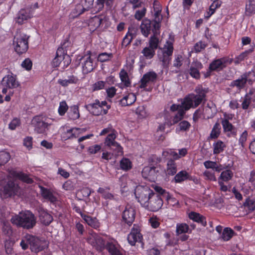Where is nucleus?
I'll use <instances>...</instances> for the list:
<instances>
[{
    "mask_svg": "<svg viewBox=\"0 0 255 255\" xmlns=\"http://www.w3.org/2000/svg\"><path fill=\"white\" fill-rule=\"evenodd\" d=\"M10 221L12 224L17 227L31 229L35 226L36 218L31 211L26 210L20 212L18 215L13 216Z\"/></svg>",
    "mask_w": 255,
    "mask_h": 255,
    "instance_id": "obj_1",
    "label": "nucleus"
},
{
    "mask_svg": "<svg viewBox=\"0 0 255 255\" xmlns=\"http://www.w3.org/2000/svg\"><path fill=\"white\" fill-rule=\"evenodd\" d=\"M30 36L18 30L13 38V45L15 51L19 55L26 52L28 49Z\"/></svg>",
    "mask_w": 255,
    "mask_h": 255,
    "instance_id": "obj_2",
    "label": "nucleus"
},
{
    "mask_svg": "<svg viewBox=\"0 0 255 255\" xmlns=\"http://www.w3.org/2000/svg\"><path fill=\"white\" fill-rule=\"evenodd\" d=\"M155 23L150 19L145 18H144L140 25V30L142 35L145 37H148L150 34L151 33L152 35L151 36H154L157 37V36L160 34V27L155 28L154 27Z\"/></svg>",
    "mask_w": 255,
    "mask_h": 255,
    "instance_id": "obj_3",
    "label": "nucleus"
},
{
    "mask_svg": "<svg viewBox=\"0 0 255 255\" xmlns=\"http://www.w3.org/2000/svg\"><path fill=\"white\" fill-rule=\"evenodd\" d=\"M153 193V191L147 186H137L134 190L136 199L144 207Z\"/></svg>",
    "mask_w": 255,
    "mask_h": 255,
    "instance_id": "obj_4",
    "label": "nucleus"
},
{
    "mask_svg": "<svg viewBox=\"0 0 255 255\" xmlns=\"http://www.w3.org/2000/svg\"><path fill=\"white\" fill-rule=\"evenodd\" d=\"M252 71H248L244 73L240 77L235 80L232 81L229 86L231 88H236L239 91H241L246 87L247 84L252 85L254 80L250 78Z\"/></svg>",
    "mask_w": 255,
    "mask_h": 255,
    "instance_id": "obj_5",
    "label": "nucleus"
},
{
    "mask_svg": "<svg viewBox=\"0 0 255 255\" xmlns=\"http://www.w3.org/2000/svg\"><path fill=\"white\" fill-rule=\"evenodd\" d=\"M159 44V39L158 37L150 36L148 40V46L143 48L141 52L145 59L150 60L154 57Z\"/></svg>",
    "mask_w": 255,
    "mask_h": 255,
    "instance_id": "obj_6",
    "label": "nucleus"
},
{
    "mask_svg": "<svg viewBox=\"0 0 255 255\" xmlns=\"http://www.w3.org/2000/svg\"><path fill=\"white\" fill-rule=\"evenodd\" d=\"M31 124L34 128V131L37 133H44L48 129L50 124L45 121V119L41 116H36L31 120Z\"/></svg>",
    "mask_w": 255,
    "mask_h": 255,
    "instance_id": "obj_7",
    "label": "nucleus"
},
{
    "mask_svg": "<svg viewBox=\"0 0 255 255\" xmlns=\"http://www.w3.org/2000/svg\"><path fill=\"white\" fill-rule=\"evenodd\" d=\"M233 59L228 57L214 59L209 64L210 71L219 72L226 68L228 64H231Z\"/></svg>",
    "mask_w": 255,
    "mask_h": 255,
    "instance_id": "obj_8",
    "label": "nucleus"
},
{
    "mask_svg": "<svg viewBox=\"0 0 255 255\" xmlns=\"http://www.w3.org/2000/svg\"><path fill=\"white\" fill-rule=\"evenodd\" d=\"M200 98L195 94L191 93L186 95L182 101V105L186 110H189L191 108H196L198 107L202 102Z\"/></svg>",
    "mask_w": 255,
    "mask_h": 255,
    "instance_id": "obj_9",
    "label": "nucleus"
},
{
    "mask_svg": "<svg viewBox=\"0 0 255 255\" xmlns=\"http://www.w3.org/2000/svg\"><path fill=\"white\" fill-rule=\"evenodd\" d=\"M116 137L117 134L114 132L109 134L105 138L104 144L110 149L115 151L116 154L119 155L123 153V149L120 143L115 141Z\"/></svg>",
    "mask_w": 255,
    "mask_h": 255,
    "instance_id": "obj_10",
    "label": "nucleus"
},
{
    "mask_svg": "<svg viewBox=\"0 0 255 255\" xmlns=\"http://www.w3.org/2000/svg\"><path fill=\"white\" fill-rule=\"evenodd\" d=\"M147 203L145 208L151 212H156L162 207L163 203V199L153 192Z\"/></svg>",
    "mask_w": 255,
    "mask_h": 255,
    "instance_id": "obj_11",
    "label": "nucleus"
},
{
    "mask_svg": "<svg viewBox=\"0 0 255 255\" xmlns=\"http://www.w3.org/2000/svg\"><path fill=\"white\" fill-rule=\"evenodd\" d=\"M157 74L153 71L146 72L142 76L140 80L139 87L144 89L147 91H150L151 88L146 89L149 84L154 83L157 79Z\"/></svg>",
    "mask_w": 255,
    "mask_h": 255,
    "instance_id": "obj_12",
    "label": "nucleus"
},
{
    "mask_svg": "<svg viewBox=\"0 0 255 255\" xmlns=\"http://www.w3.org/2000/svg\"><path fill=\"white\" fill-rule=\"evenodd\" d=\"M135 213L134 207L127 204L122 214V221L128 226H130L134 221Z\"/></svg>",
    "mask_w": 255,
    "mask_h": 255,
    "instance_id": "obj_13",
    "label": "nucleus"
},
{
    "mask_svg": "<svg viewBox=\"0 0 255 255\" xmlns=\"http://www.w3.org/2000/svg\"><path fill=\"white\" fill-rule=\"evenodd\" d=\"M127 239L128 243L132 246H134L136 243H141L143 237L140 233L139 227L134 224L130 233L128 235Z\"/></svg>",
    "mask_w": 255,
    "mask_h": 255,
    "instance_id": "obj_14",
    "label": "nucleus"
},
{
    "mask_svg": "<svg viewBox=\"0 0 255 255\" xmlns=\"http://www.w3.org/2000/svg\"><path fill=\"white\" fill-rule=\"evenodd\" d=\"M87 110L93 115L100 116L106 115L108 113L109 108H105L100 106V102L96 99L94 103H90L85 106Z\"/></svg>",
    "mask_w": 255,
    "mask_h": 255,
    "instance_id": "obj_15",
    "label": "nucleus"
},
{
    "mask_svg": "<svg viewBox=\"0 0 255 255\" xmlns=\"http://www.w3.org/2000/svg\"><path fill=\"white\" fill-rule=\"evenodd\" d=\"M82 65V71L84 74H88L94 69L93 59L91 58V52L87 51L86 53L80 59Z\"/></svg>",
    "mask_w": 255,
    "mask_h": 255,
    "instance_id": "obj_16",
    "label": "nucleus"
},
{
    "mask_svg": "<svg viewBox=\"0 0 255 255\" xmlns=\"http://www.w3.org/2000/svg\"><path fill=\"white\" fill-rule=\"evenodd\" d=\"M105 249L108 252L110 255H124V250L118 242L114 239L107 241Z\"/></svg>",
    "mask_w": 255,
    "mask_h": 255,
    "instance_id": "obj_17",
    "label": "nucleus"
},
{
    "mask_svg": "<svg viewBox=\"0 0 255 255\" xmlns=\"http://www.w3.org/2000/svg\"><path fill=\"white\" fill-rule=\"evenodd\" d=\"M20 190V187L15 184L13 181H9L4 187L3 193L6 197H10L17 195Z\"/></svg>",
    "mask_w": 255,
    "mask_h": 255,
    "instance_id": "obj_18",
    "label": "nucleus"
},
{
    "mask_svg": "<svg viewBox=\"0 0 255 255\" xmlns=\"http://www.w3.org/2000/svg\"><path fill=\"white\" fill-rule=\"evenodd\" d=\"M28 239L30 241V249L32 252L37 253L45 249L44 243L37 237L30 235Z\"/></svg>",
    "mask_w": 255,
    "mask_h": 255,
    "instance_id": "obj_19",
    "label": "nucleus"
},
{
    "mask_svg": "<svg viewBox=\"0 0 255 255\" xmlns=\"http://www.w3.org/2000/svg\"><path fill=\"white\" fill-rule=\"evenodd\" d=\"M32 16L30 10L27 9H20L16 15L15 21L19 24H22L27 21Z\"/></svg>",
    "mask_w": 255,
    "mask_h": 255,
    "instance_id": "obj_20",
    "label": "nucleus"
},
{
    "mask_svg": "<svg viewBox=\"0 0 255 255\" xmlns=\"http://www.w3.org/2000/svg\"><path fill=\"white\" fill-rule=\"evenodd\" d=\"M39 220L41 224L48 226L53 221V217L47 210L40 208L38 210Z\"/></svg>",
    "mask_w": 255,
    "mask_h": 255,
    "instance_id": "obj_21",
    "label": "nucleus"
},
{
    "mask_svg": "<svg viewBox=\"0 0 255 255\" xmlns=\"http://www.w3.org/2000/svg\"><path fill=\"white\" fill-rule=\"evenodd\" d=\"M9 174L13 178H17L22 182L27 184H31L33 180L29 176L21 171L17 172L14 169H11L9 171Z\"/></svg>",
    "mask_w": 255,
    "mask_h": 255,
    "instance_id": "obj_22",
    "label": "nucleus"
},
{
    "mask_svg": "<svg viewBox=\"0 0 255 255\" xmlns=\"http://www.w3.org/2000/svg\"><path fill=\"white\" fill-rule=\"evenodd\" d=\"M188 218L202 226H207L206 218L198 213L191 211L188 214Z\"/></svg>",
    "mask_w": 255,
    "mask_h": 255,
    "instance_id": "obj_23",
    "label": "nucleus"
},
{
    "mask_svg": "<svg viewBox=\"0 0 255 255\" xmlns=\"http://www.w3.org/2000/svg\"><path fill=\"white\" fill-rule=\"evenodd\" d=\"M157 171L155 166L149 165L145 166L143 168L141 174L144 178L150 180L151 179H154Z\"/></svg>",
    "mask_w": 255,
    "mask_h": 255,
    "instance_id": "obj_24",
    "label": "nucleus"
},
{
    "mask_svg": "<svg viewBox=\"0 0 255 255\" xmlns=\"http://www.w3.org/2000/svg\"><path fill=\"white\" fill-rule=\"evenodd\" d=\"M40 194L42 197L45 200L51 203H55L57 201V198L55 196L51 190L42 186H39Z\"/></svg>",
    "mask_w": 255,
    "mask_h": 255,
    "instance_id": "obj_25",
    "label": "nucleus"
},
{
    "mask_svg": "<svg viewBox=\"0 0 255 255\" xmlns=\"http://www.w3.org/2000/svg\"><path fill=\"white\" fill-rule=\"evenodd\" d=\"M192 65L189 69V74L192 77L196 79H199L200 73L199 70L203 68V64L200 62H196Z\"/></svg>",
    "mask_w": 255,
    "mask_h": 255,
    "instance_id": "obj_26",
    "label": "nucleus"
},
{
    "mask_svg": "<svg viewBox=\"0 0 255 255\" xmlns=\"http://www.w3.org/2000/svg\"><path fill=\"white\" fill-rule=\"evenodd\" d=\"M1 84L10 89L16 88L18 86L15 78L12 75H7L4 77L1 81Z\"/></svg>",
    "mask_w": 255,
    "mask_h": 255,
    "instance_id": "obj_27",
    "label": "nucleus"
},
{
    "mask_svg": "<svg viewBox=\"0 0 255 255\" xmlns=\"http://www.w3.org/2000/svg\"><path fill=\"white\" fill-rule=\"evenodd\" d=\"M105 17L102 15H96L89 20V26L94 30L102 24Z\"/></svg>",
    "mask_w": 255,
    "mask_h": 255,
    "instance_id": "obj_28",
    "label": "nucleus"
},
{
    "mask_svg": "<svg viewBox=\"0 0 255 255\" xmlns=\"http://www.w3.org/2000/svg\"><path fill=\"white\" fill-rule=\"evenodd\" d=\"M82 129L80 128H74L67 129L64 133L63 137L67 139H71L77 137L81 133Z\"/></svg>",
    "mask_w": 255,
    "mask_h": 255,
    "instance_id": "obj_29",
    "label": "nucleus"
},
{
    "mask_svg": "<svg viewBox=\"0 0 255 255\" xmlns=\"http://www.w3.org/2000/svg\"><path fill=\"white\" fill-rule=\"evenodd\" d=\"M187 180H191V177L186 170H181L177 173L174 177L173 181L176 183H181Z\"/></svg>",
    "mask_w": 255,
    "mask_h": 255,
    "instance_id": "obj_30",
    "label": "nucleus"
},
{
    "mask_svg": "<svg viewBox=\"0 0 255 255\" xmlns=\"http://www.w3.org/2000/svg\"><path fill=\"white\" fill-rule=\"evenodd\" d=\"M79 81L77 77L74 75H71L68 77L67 79H59L58 83L62 87H67L71 84H76Z\"/></svg>",
    "mask_w": 255,
    "mask_h": 255,
    "instance_id": "obj_31",
    "label": "nucleus"
},
{
    "mask_svg": "<svg viewBox=\"0 0 255 255\" xmlns=\"http://www.w3.org/2000/svg\"><path fill=\"white\" fill-rule=\"evenodd\" d=\"M136 101V96L133 93H128L121 100L120 104L122 106H129L133 104Z\"/></svg>",
    "mask_w": 255,
    "mask_h": 255,
    "instance_id": "obj_32",
    "label": "nucleus"
},
{
    "mask_svg": "<svg viewBox=\"0 0 255 255\" xmlns=\"http://www.w3.org/2000/svg\"><path fill=\"white\" fill-rule=\"evenodd\" d=\"M177 171V164L175 161L172 159H168L166 164V173L168 175L172 176L176 173Z\"/></svg>",
    "mask_w": 255,
    "mask_h": 255,
    "instance_id": "obj_33",
    "label": "nucleus"
},
{
    "mask_svg": "<svg viewBox=\"0 0 255 255\" xmlns=\"http://www.w3.org/2000/svg\"><path fill=\"white\" fill-rule=\"evenodd\" d=\"M221 124L225 133L230 132L233 135L236 134L234 126L228 120H222Z\"/></svg>",
    "mask_w": 255,
    "mask_h": 255,
    "instance_id": "obj_34",
    "label": "nucleus"
},
{
    "mask_svg": "<svg viewBox=\"0 0 255 255\" xmlns=\"http://www.w3.org/2000/svg\"><path fill=\"white\" fill-rule=\"evenodd\" d=\"M67 117L69 120H76L80 117L79 107L78 106L74 105L70 107L67 113Z\"/></svg>",
    "mask_w": 255,
    "mask_h": 255,
    "instance_id": "obj_35",
    "label": "nucleus"
},
{
    "mask_svg": "<svg viewBox=\"0 0 255 255\" xmlns=\"http://www.w3.org/2000/svg\"><path fill=\"white\" fill-rule=\"evenodd\" d=\"M226 145L225 143L221 140H218L213 144V154H219L223 152Z\"/></svg>",
    "mask_w": 255,
    "mask_h": 255,
    "instance_id": "obj_36",
    "label": "nucleus"
},
{
    "mask_svg": "<svg viewBox=\"0 0 255 255\" xmlns=\"http://www.w3.org/2000/svg\"><path fill=\"white\" fill-rule=\"evenodd\" d=\"M110 188L109 187H99L97 192L102 195V198L105 199L113 200L114 196L109 192Z\"/></svg>",
    "mask_w": 255,
    "mask_h": 255,
    "instance_id": "obj_37",
    "label": "nucleus"
},
{
    "mask_svg": "<svg viewBox=\"0 0 255 255\" xmlns=\"http://www.w3.org/2000/svg\"><path fill=\"white\" fill-rule=\"evenodd\" d=\"M195 95L200 98L203 101H206V94L208 92V89L203 88L201 85H199L196 87L195 90Z\"/></svg>",
    "mask_w": 255,
    "mask_h": 255,
    "instance_id": "obj_38",
    "label": "nucleus"
},
{
    "mask_svg": "<svg viewBox=\"0 0 255 255\" xmlns=\"http://www.w3.org/2000/svg\"><path fill=\"white\" fill-rule=\"evenodd\" d=\"M120 79L126 87L131 86V82L129 80L128 72L124 69H122L119 74Z\"/></svg>",
    "mask_w": 255,
    "mask_h": 255,
    "instance_id": "obj_39",
    "label": "nucleus"
},
{
    "mask_svg": "<svg viewBox=\"0 0 255 255\" xmlns=\"http://www.w3.org/2000/svg\"><path fill=\"white\" fill-rule=\"evenodd\" d=\"M221 129L220 124L218 122L216 123L211 130L209 138L212 139L218 138L221 133Z\"/></svg>",
    "mask_w": 255,
    "mask_h": 255,
    "instance_id": "obj_40",
    "label": "nucleus"
},
{
    "mask_svg": "<svg viewBox=\"0 0 255 255\" xmlns=\"http://www.w3.org/2000/svg\"><path fill=\"white\" fill-rule=\"evenodd\" d=\"M173 45L172 42L168 40L161 49L162 54L172 56L173 52Z\"/></svg>",
    "mask_w": 255,
    "mask_h": 255,
    "instance_id": "obj_41",
    "label": "nucleus"
},
{
    "mask_svg": "<svg viewBox=\"0 0 255 255\" xmlns=\"http://www.w3.org/2000/svg\"><path fill=\"white\" fill-rule=\"evenodd\" d=\"M95 246L97 251L102 252L104 251L107 245V241H106L103 238L101 237H97L95 239Z\"/></svg>",
    "mask_w": 255,
    "mask_h": 255,
    "instance_id": "obj_42",
    "label": "nucleus"
},
{
    "mask_svg": "<svg viewBox=\"0 0 255 255\" xmlns=\"http://www.w3.org/2000/svg\"><path fill=\"white\" fill-rule=\"evenodd\" d=\"M132 162L127 158H123L120 162L121 168L124 171H128L132 168Z\"/></svg>",
    "mask_w": 255,
    "mask_h": 255,
    "instance_id": "obj_43",
    "label": "nucleus"
},
{
    "mask_svg": "<svg viewBox=\"0 0 255 255\" xmlns=\"http://www.w3.org/2000/svg\"><path fill=\"white\" fill-rule=\"evenodd\" d=\"M233 176V172L230 169H227L221 172L219 180L222 182H228L232 179Z\"/></svg>",
    "mask_w": 255,
    "mask_h": 255,
    "instance_id": "obj_44",
    "label": "nucleus"
},
{
    "mask_svg": "<svg viewBox=\"0 0 255 255\" xmlns=\"http://www.w3.org/2000/svg\"><path fill=\"white\" fill-rule=\"evenodd\" d=\"M84 220L88 225L94 229H97L100 226V223L96 218L86 216Z\"/></svg>",
    "mask_w": 255,
    "mask_h": 255,
    "instance_id": "obj_45",
    "label": "nucleus"
},
{
    "mask_svg": "<svg viewBox=\"0 0 255 255\" xmlns=\"http://www.w3.org/2000/svg\"><path fill=\"white\" fill-rule=\"evenodd\" d=\"M245 209L249 213L254 211L255 210V201L250 198H247L244 203Z\"/></svg>",
    "mask_w": 255,
    "mask_h": 255,
    "instance_id": "obj_46",
    "label": "nucleus"
},
{
    "mask_svg": "<svg viewBox=\"0 0 255 255\" xmlns=\"http://www.w3.org/2000/svg\"><path fill=\"white\" fill-rule=\"evenodd\" d=\"M161 11H154V19L152 20L155 23L154 28L161 27V22L162 20V16L161 14Z\"/></svg>",
    "mask_w": 255,
    "mask_h": 255,
    "instance_id": "obj_47",
    "label": "nucleus"
},
{
    "mask_svg": "<svg viewBox=\"0 0 255 255\" xmlns=\"http://www.w3.org/2000/svg\"><path fill=\"white\" fill-rule=\"evenodd\" d=\"M234 231L230 228H226L223 230L222 238L224 241L230 240L233 236Z\"/></svg>",
    "mask_w": 255,
    "mask_h": 255,
    "instance_id": "obj_48",
    "label": "nucleus"
},
{
    "mask_svg": "<svg viewBox=\"0 0 255 255\" xmlns=\"http://www.w3.org/2000/svg\"><path fill=\"white\" fill-rule=\"evenodd\" d=\"M154 189L157 192L156 194L161 197L162 199L164 198L168 200L170 198L169 193L161 187L156 186Z\"/></svg>",
    "mask_w": 255,
    "mask_h": 255,
    "instance_id": "obj_49",
    "label": "nucleus"
},
{
    "mask_svg": "<svg viewBox=\"0 0 255 255\" xmlns=\"http://www.w3.org/2000/svg\"><path fill=\"white\" fill-rule=\"evenodd\" d=\"M171 56H172L162 54V55L159 57V59L160 61L162 62L163 68H167L169 67V64L171 60Z\"/></svg>",
    "mask_w": 255,
    "mask_h": 255,
    "instance_id": "obj_50",
    "label": "nucleus"
},
{
    "mask_svg": "<svg viewBox=\"0 0 255 255\" xmlns=\"http://www.w3.org/2000/svg\"><path fill=\"white\" fill-rule=\"evenodd\" d=\"M252 94V93L250 92L249 93L246 94L244 96L242 103V108L243 110H247L251 105L252 101L250 95H251Z\"/></svg>",
    "mask_w": 255,
    "mask_h": 255,
    "instance_id": "obj_51",
    "label": "nucleus"
},
{
    "mask_svg": "<svg viewBox=\"0 0 255 255\" xmlns=\"http://www.w3.org/2000/svg\"><path fill=\"white\" fill-rule=\"evenodd\" d=\"M113 0H97L96 4L98 10L99 11L102 10L105 4L108 6H111L113 4Z\"/></svg>",
    "mask_w": 255,
    "mask_h": 255,
    "instance_id": "obj_52",
    "label": "nucleus"
},
{
    "mask_svg": "<svg viewBox=\"0 0 255 255\" xmlns=\"http://www.w3.org/2000/svg\"><path fill=\"white\" fill-rule=\"evenodd\" d=\"M222 3V2L212 1L209 7V11L207 12V17H210L215 12L216 9L221 6Z\"/></svg>",
    "mask_w": 255,
    "mask_h": 255,
    "instance_id": "obj_53",
    "label": "nucleus"
},
{
    "mask_svg": "<svg viewBox=\"0 0 255 255\" xmlns=\"http://www.w3.org/2000/svg\"><path fill=\"white\" fill-rule=\"evenodd\" d=\"M113 54L112 53H108L106 52L101 53L99 54L98 60L101 62H105L109 61L113 58Z\"/></svg>",
    "mask_w": 255,
    "mask_h": 255,
    "instance_id": "obj_54",
    "label": "nucleus"
},
{
    "mask_svg": "<svg viewBox=\"0 0 255 255\" xmlns=\"http://www.w3.org/2000/svg\"><path fill=\"white\" fill-rule=\"evenodd\" d=\"M2 233L8 237L12 234V228L8 222H4L2 225Z\"/></svg>",
    "mask_w": 255,
    "mask_h": 255,
    "instance_id": "obj_55",
    "label": "nucleus"
},
{
    "mask_svg": "<svg viewBox=\"0 0 255 255\" xmlns=\"http://www.w3.org/2000/svg\"><path fill=\"white\" fill-rule=\"evenodd\" d=\"M189 226L185 223L177 224L176 227V233L177 234L188 233Z\"/></svg>",
    "mask_w": 255,
    "mask_h": 255,
    "instance_id": "obj_56",
    "label": "nucleus"
},
{
    "mask_svg": "<svg viewBox=\"0 0 255 255\" xmlns=\"http://www.w3.org/2000/svg\"><path fill=\"white\" fill-rule=\"evenodd\" d=\"M68 110V106L66 102L64 101L60 103L58 109V112L60 116H63L67 112Z\"/></svg>",
    "mask_w": 255,
    "mask_h": 255,
    "instance_id": "obj_57",
    "label": "nucleus"
},
{
    "mask_svg": "<svg viewBox=\"0 0 255 255\" xmlns=\"http://www.w3.org/2000/svg\"><path fill=\"white\" fill-rule=\"evenodd\" d=\"M134 38L128 35V34H126L124 38H123L121 47L122 48H125L128 46L130 45V43Z\"/></svg>",
    "mask_w": 255,
    "mask_h": 255,
    "instance_id": "obj_58",
    "label": "nucleus"
},
{
    "mask_svg": "<svg viewBox=\"0 0 255 255\" xmlns=\"http://www.w3.org/2000/svg\"><path fill=\"white\" fill-rule=\"evenodd\" d=\"M191 126L190 123L185 120L181 121L178 125L179 130L183 131H188Z\"/></svg>",
    "mask_w": 255,
    "mask_h": 255,
    "instance_id": "obj_59",
    "label": "nucleus"
},
{
    "mask_svg": "<svg viewBox=\"0 0 255 255\" xmlns=\"http://www.w3.org/2000/svg\"><path fill=\"white\" fill-rule=\"evenodd\" d=\"M183 57L181 55H176L173 60V65L177 69L180 68L183 64Z\"/></svg>",
    "mask_w": 255,
    "mask_h": 255,
    "instance_id": "obj_60",
    "label": "nucleus"
},
{
    "mask_svg": "<svg viewBox=\"0 0 255 255\" xmlns=\"http://www.w3.org/2000/svg\"><path fill=\"white\" fill-rule=\"evenodd\" d=\"M29 236H30V235H26L20 243V245L21 247V248L24 250L27 249L28 246H30V241L28 239L29 238Z\"/></svg>",
    "mask_w": 255,
    "mask_h": 255,
    "instance_id": "obj_61",
    "label": "nucleus"
},
{
    "mask_svg": "<svg viewBox=\"0 0 255 255\" xmlns=\"http://www.w3.org/2000/svg\"><path fill=\"white\" fill-rule=\"evenodd\" d=\"M105 82L103 81H99L96 82L92 85V91L94 92L103 89L105 87Z\"/></svg>",
    "mask_w": 255,
    "mask_h": 255,
    "instance_id": "obj_62",
    "label": "nucleus"
},
{
    "mask_svg": "<svg viewBox=\"0 0 255 255\" xmlns=\"http://www.w3.org/2000/svg\"><path fill=\"white\" fill-rule=\"evenodd\" d=\"M146 8L142 7L140 9L136 10L134 14V18L137 20H140L145 15Z\"/></svg>",
    "mask_w": 255,
    "mask_h": 255,
    "instance_id": "obj_63",
    "label": "nucleus"
},
{
    "mask_svg": "<svg viewBox=\"0 0 255 255\" xmlns=\"http://www.w3.org/2000/svg\"><path fill=\"white\" fill-rule=\"evenodd\" d=\"M21 125V121L19 118H14L9 124L8 128L11 130H14L17 127Z\"/></svg>",
    "mask_w": 255,
    "mask_h": 255,
    "instance_id": "obj_64",
    "label": "nucleus"
}]
</instances>
